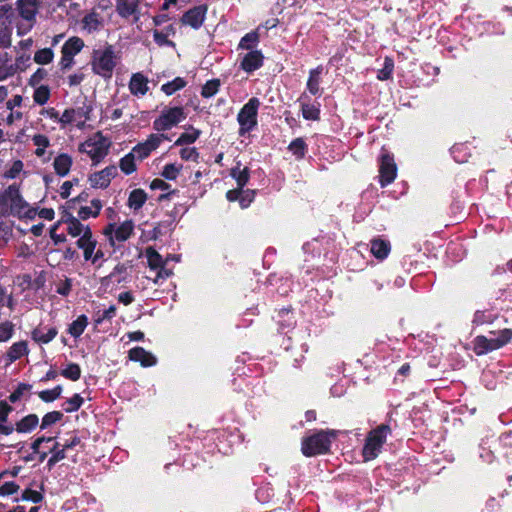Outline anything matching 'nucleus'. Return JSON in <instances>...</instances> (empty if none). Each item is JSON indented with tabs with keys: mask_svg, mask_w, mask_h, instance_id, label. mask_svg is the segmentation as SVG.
<instances>
[{
	"mask_svg": "<svg viewBox=\"0 0 512 512\" xmlns=\"http://www.w3.org/2000/svg\"><path fill=\"white\" fill-rule=\"evenodd\" d=\"M0 206L6 207L19 218L34 219L37 209L31 207L21 195L17 185L12 184L0 193Z\"/></svg>",
	"mask_w": 512,
	"mask_h": 512,
	"instance_id": "obj_1",
	"label": "nucleus"
},
{
	"mask_svg": "<svg viewBox=\"0 0 512 512\" xmlns=\"http://www.w3.org/2000/svg\"><path fill=\"white\" fill-rule=\"evenodd\" d=\"M111 145L110 138L101 131H97L81 142L78 150L80 153L86 154L92 164L97 165L108 155Z\"/></svg>",
	"mask_w": 512,
	"mask_h": 512,
	"instance_id": "obj_2",
	"label": "nucleus"
},
{
	"mask_svg": "<svg viewBox=\"0 0 512 512\" xmlns=\"http://www.w3.org/2000/svg\"><path fill=\"white\" fill-rule=\"evenodd\" d=\"M118 63V56L112 45L95 49L91 56V69L94 74L110 79Z\"/></svg>",
	"mask_w": 512,
	"mask_h": 512,
	"instance_id": "obj_3",
	"label": "nucleus"
},
{
	"mask_svg": "<svg viewBox=\"0 0 512 512\" xmlns=\"http://www.w3.org/2000/svg\"><path fill=\"white\" fill-rule=\"evenodd\" d=\"M391 432V427L388 424H380L367 434L362 449L364 461L374 460L379 455Z\"/></svg>",
	"mask_w": 512,
	"mask_h": 512,
	"instance_id": "obj_4",
	"label": "nucleus"
},
{
	"mask_svg": "<svg viewBox=\"0 0 512 512\" xmlns=\"http://www.w3.org/2000/svg\"><path fill=\"white\" fill-rule=\"evenodd\" d=\"M512 340V329L505 328L498 332L497 337L488 338L484 335H478L473 340V351L477 356L486 355L494 350H498Z\"/></svg>",
	"mask_w": 512,
	"mask_h": 512,
	"instance_id": "obj_5",
	"label": "nucleus"
},
{
	"mask_svg": "<svg viewBox=\"0 0 512 512\" xmlns=\"http://www.w3.org/2000/svg\"><path fill=\"white\" fill-rule=\"evenodd\" d=\"M144 257L147 260L150 274L147 276L155 284H159L162 280L172 275V271L167 268L170 257L163 259L162 256L152 247H148L144 251Z\"/></svg>",
	"mask_w": 512,
	"mask_h": 512,
	"instance_id": "obj_6",
	"label": "nucleus"
},
{
	"mask_svg": "<svg viewBox=\"0 0 512 512\" xmlns=\"http://www.w3.org/2000/svg\"><path fill=\"white\" fill-rule=\"evenodd\" d=\"M17 11L21 21L16 24L17 34L19 36L30 32L36 22V15L39 9L38 0H17Z\"/></svg>",
	"mask_w": 512,
	"mask_h": 512,
	"instance_id": "obj_7",
	"label": "nucleus"
},
{
	"mask_svg": "<svg viewBox=\"0 0 512 512\" xmlns=\"http://www.w3.org/2000/svg\"><path fill=\"white\" fill-rule=\"evenodd\" d=\"M186 119V113L182 107H166L160 115L154 120L153 128L157 132H163L172 129L180 122Z\"/></svg>",
	"mask_w": 512,
	"mask_h": 512,
	"instance_id": "obj_8",
	"label": "nucleus"
},
{
	"mask_svg": "<svg viewBox=\"0 0 512 512\" xmlns=\"http://www.w3.org/2000/svg\"><path fill=\"white\" fill-rule=\"evenodd\" d=\"M259 106V99L253 97L239 111L237 121L240 126L239 132L241 135L250 132L257 125Z\"/></svg>",
	"mask_w": 512,
	"mask_h": 512,
	"instance_id": "obj_9",
	"label": "nucleus"
},
{
	"mask_svg": "<svg viewBox=\"0 0 512 512\" xmlns=\"http://www.w3.org/2000/svg\"><path fill=\"white\" fill-rule=\"evenodd\" d=\"M93 105L90 102H84L81 106L71 107L64 110V122L66 127L74 125L76 128L83 130L86 124L91 120Z\"/></svg>",
	"mask_w": 512,
	"mask_h": 512,
	"instance_id": "obj_10",
	"label": "nucleus"
},
{
	"mask_svg": "<svg viewBox=\"0 0 512 512\" xmlns=\"http://www.w3.org/2000/svg\"><path fill=\"white\" fill-rule=\"evenodd\" d=\"M378 162L379 184L384 188L395 180L397 176V165L394 160V155L385 148H382Z\"/></svg>",
	"mask_w": 512,
	"mask_h": 512,
	"instance_id": "obj_11",
	"label": "nucleus"
},
{
	"mask_svg": "<svg viewBox=\"0 0 512 512\" xmlns=\"http://www.w3.org/2000/svg\"><path fill=\"white\" fill-rule=\"evenodd\" d=\"M17 19L14 9L11 5L0 6V48H6L11 45V35L13 24Z\"/></svg>",
	"mask_w": 512,
	"mask_h": 512,
	"instance_id": "obj_12",
	"label": "nucleus"
},
{
	"mask_svg": "<svg viewBox=\"0 0 512 512\" xmlns=\"http://www.w3.org/2000/svg\"><path fill=\"white\" fill-rule=\"evenodd\" d=\"M58 443L54 441L52 437L49 438H37L32 444V450L34 453L41 455L42 458L47 456L48 451L53 452L49 463H56L65 458V449H58Z\"/></svg>",
	"mask_w": 512,
	"mask_h": 512,
	"instance_id": "obj_13",
	"label": "nucleus"
},
{
	"mask_svg": "<svg viewBox=\"0 0 512 512\" xmlns=\"http://www.w3.org/2000/svg\"><path fill=\"white\" fill-rule=\"evenodd\" d=\"M84 41L77 36L70 37L62 46L59 65L62 70H68L74 65V57L84 48Z\"/></svg>",
	"mask_w": 512,
	"mask_h": 512,
	"instance_id": "obj_14",
	"label": "nucleus"
},
{
	"mask_svg": "<svg viewBox=\"0 0 512 512\" xmlns=\"http://www.w3.org/2000/svg\"><path fill=\"white\" fill-rule=\"evenodd\" d=\"M134 231V223L132 220H126L120 224H108L103 234L108 238L111 245L116 242H124L130 238Z\"/></svg>",
	"mask_w": 512,
	"mask_h": 512,
	"instance_id": "obj_15",
	"label": "nucleus"
},
{
	"mask_svg": "<svg viewBox=\"0 0 512 512\" xmlns=\"http://www.w3.org/2000/svg\"><path fill=\"white\" fill-rule=\"evenodd\" d=\"M97 240L93 237L92 231L79 238L76 245L83 251V257L86 261H90L93 264L98 263L104 256L101 249L97 248Z\"/></svg>",
	"mask_w": 512,
	"mask_h": 512,
	"instance_id": "obj_16",
	"label": "nucleus"
},
{
	"mask_svg": "<svg viewBox=\"0 0 512 512\" xmlns=\"http://www.w3.org/2000/svg\"><path fill=\"white\" fill-rule=\"evenodd\" d=\"M167 139L168 137L162 133L150 134L145 141L138 143L132 151L137 155V159L143 160Z\"/></svg>",
	"mask_w": 512,
	"mask_h": 512,
	"instance_id": "obj_17",
	"label": "nucleus"
},
{
	"mask_svg": "<svg viewBox=\"0 0 512 512\" xmlns=\"http://www.w3.org/2000/svg\"><path fill=\"white\" fill-rule=\"evenodd\" d=\"M117 175V168L115 166H107L104 169L92 173L88 181L92 188L105 189L109 186L111 180Z\"/></svg>",
	"mask_w": 512,
	"mask_h": 512,
	"instance_id": "obj_18",
	"label": "nucleus"
},
{
	"mask_svg": "<svg viewBox=\"0 0 512 512\" xmlns=\"http://www.w3.org/2000/svg\"><path fill=\"white\" fill-rule=\"evenodd\" d=\"M207 10L206 5L195 6L183 14L181 23L193 29H199L205 21Z\"/></svg>",
	"mask_w": 512,
	"mask_h": 512,
	"instance_id": "obj_19",
	"label": "nucleus"
},
{
	"mask_svg": "<svg viewBox=\"0 0 512 512\" xmlns=\"http://www.w3.org/2000/svg\"><path fill=\"white\" fill-rule=\"evenodd\" d=\"M103 24V17L95 11H91L85 14L81 20V28L88 34L100 31L103 27Z\"/></svg>",
	"mask_w": 512,
	"mask_h": 512,
	"instance_id": "obj_20",
	"label": "nucleus"
},
{
	"mask_svg": "<svg viewBox=\"0 0 512 512\" xmlns=\"http://www.w3.org/2000/svg\"><path fill=\"white\" fill-rule=\"evenodd\" d=\"M148 83V78L144 74L134 73L129 81V90L134 96H144L149 89Z\"/></svg>",
	"mask_w": 512,
	"mask_h": 512,
	"instance_id": "obj_21",
	"label": "nucleus"
},
{
	"mask_svg": "<svg viewBox=\"0 0 512 512\" xmlns=\"http://www.w3.org/2000/svg\"><path fill=\"white\" fill-rule=\"evenodd\" d=\"M129 359L139 362L143 367H151L157 363L156 357L142 347H135L129 351Z\"/></svg>",
	"mask_w": 512,
	"mask_h": 512,
	"instance_id": "obj_22",
	"label": "nucleus"
},
{
	"mask_svg": "<svg viewBox=\"0 0 512 512\" xmlns=\"http://www.w3.org/2000/svg\"><path fill=\"white\" fill-rule=\"evenodd\" d=\"M63 223L66 224L67 233L73 238H82L84 235H87V233L91 231L88 225L82 224L74 216H69L68 218L63 220Z\"/></svg>",
	"mask_w": 512,
	"mask_h": 512,
	"instance_id": "obj_23",
	"label": "nucleus"
},
{
	"mask_svg": "<svg viewBox=\"0 0 512 512\" xmlns=\"http://www.w3.org/2000/svg\"><path fill=\"white\" fill-rule=\"evenodd\" d=\"M391 251V244L388 240L380 237L373 238L370 241V252L378 260H384Z\"/></svg>",
	"mask_w": 512,
	"mask_h": 512,
	"instance_id": "obj_24",
	"label": "nucleus"
},
{
	"mask_svg": "<svg viewBox=\"0 0 512 512\" xmlns=\"http://www.w3.org/2000/svg\"><path fill=\"white\" fill-rule=\"evenodd\" d=\"M72 164L73 158L68 153H59L53 160L54 171L60 177L69 174Z\"/></svg>",
	"mask_w": 512,
	"mask_h": 512,
	"instance_id": "obj_25",
	"label": "nucleus"
},
{
	"mask_svg": "<svg viewBox=\"0 0 512 512\" xmlns=\"http://www.w3.org/2000/svg\"><path fill=\"white\" fill-rule=\"evenodd\" d=\"M263 55L259 50H251L243 57L241 67L246 72H252L262 66Z\"/></svg>",
	"mask_w": 512,
	"mask_h": 512,
	"instance_id": "obj_26",
	"label": "nucleus"
},
{
	"mask_svg": "<svg viewBox=\"0 0 512 512\" xmlns=\"http://www.w3.org/2000/svg\"><path fill=\"white\" fill-rule=\"evenodd\" d=\"M138 0H117L116 11L123 18L134 16L135 20H138Z\"/></svg>",
	"mask_w": 512,
	"mask_h": 512,
	"instance_id": "obj_27",
	"label": "nucleus"
},
{
	"mask_svg": "<svg viewBox=\"0 0 512 512\" xmlns=\"http://www.w3.org/2000/svg\"><path fill=\"white\" fill-rule=\"evenodd\" d=\"M58 331L54 327H37L32 333V339L40 344H47L51 342L57 335Z\"/></svg>",
	"mask_w": 512,
	"mask_h": 512,
	"instance_id": "obj_28",
	"label": "nucleus"
},
{
	"mask_svg": "<svg viewBox=\"0 0 512 512\" xmlns=\"http://www.w3.org/2000/svg\"><path fill=\"white\" fill-rule=\"evenodd\" d=\"M28 343L24 340L13 343L6 351L5 357L12 363L23 356L28 355Z\"/></svg>",
	"mask_w": 512,
	"mask_h": 512,
	"instance_id": "obj_29",
	"label": "nucleus"
},
{
	"mask_svg": "<svg viewBox=\"0 0 512 512\" xmlns=\"http://www.w3.org/2000/svg\"><path fill=\"white\" fill-rule=\"evenodd\" d=\"M302 452L305 456H314L320 452V436L314 434L303 440Z\"/></svg>",
	"mask_w": 512,
	"mask_h": 512,
	"instance_id": "obj_30",
	"label": "nucleus"
},
{
	"mask_svg": "<svg viewBox=\"0 0 512 512\" xmlns=\"http://www.w3.org/2000/svg\"><path fill=\"white\" fill-rule=\"evenodd\" d=\"M102 208V203L98 199H93L90 202V205L83 206L78 211V217L80 219L86 220L89 218H95L99 215L100 210Z\"/></svg>",
	"mask_w": 512,
	"mask_h": 512,
	"instance_id": "obj_31",
	"label": "nucleus"
},
{
	"mask_svg": "<svg viewBox=\"0 0 512 512\" xmlns=\"http://www.w3.org/2000/svg\"><path fill=\"white\" fill-rule=\"evenodd\" d=\"M38 423V416L29 414L16 423L15 430L19 433H29L37 427Z\"/></svg>",
	"mask_w": 512,
	"mask_h": 512,
	"instance_id": "obj_32",
	"label": "nucleus"
},
{
	"mask_svg": "<svg viewBox=\"0 0 512 512\" xmlns=\"http://www.w3.org/2000/svg\"><path fill=\"white\" fill-rule=\"evenodd\" d=\"M128 278V268L124 264L117 265L113 271L102 279L103 283L108 284L109 282H126Z\"/></svg>",
	"mask_w": 512,
	"mask_h": 512,
	"instance_id": "obj_33",
	"label": "nucleus"
},
{
	"mask_svg": "<svg viewBox=\"0 0 512 512\" xmlns=\"http://www.w3.org/2000/svg\"><path fill=\"white\" fill-rule=\"evenodd\" d=\"M201 135V131L189 126L175 141V146L189 145L194 143Z\"/></svg>",
	"mask_w": 512,
	"mask_h": 512,
	"instance_id": "obj_34",
	"label": "nucleus"
},
{
	"mask_svg": "<svg viewBox=\"0 0 512 512\" xmlns=\"http://www.w3.org/2000/svg\"><path fill=\"white\" fill-rule=\"evenodd\" d=\"M147 194L142 189H134L130 192L128 197V206L131 209L139 210L146 202Z\"/></svg>",
	"mask_w": 512,
	"mask_h": 512,
	"instance_id": "obj_35",
	"label": "nucleus"
},
{
	"mask_svg": "<svg viewBox=\"0 0 512 512\" xmlns=\"http://www.w3.org/2000/svg\"><path fill=\"white\" fill-rule=\"evenodd\" d=\"M339 433V430H322V455L331 453L332 443L336 441Z\"/></svg>",
	"mask_w": 512,
	"mask_h": 512,
	"instance_id": "obj_36",
	"label": "nucleus"
},
{
	"mask_svg": "<svg viewBox=\"0 0 512 512\" xmlns=\"http://www.w3.org/2000/svg\"><path fill=\"white\" fill-rule=\"evenodd\" d=\"M302 115L307 120H317L319 115L318 107L309 103L308 95L304 94L301 98Z\"/></svg>",
	"mask_w": 512,
	"mask_h": 512,
	"instance_id": "obj_37",
	"label": "nucleus"
},
{
	"mask_svg": "<svg viewBox=\"0 0 512 512\" xmlns=\"http://www.w3.org/2000/svg\"><path fill=\"white\" fill-rule=\"evenodd\" d=\"M33 145L36 147L35 155L42 158L46 154V149L50 146L49 138L44 134H35L32 137Z\"/></svg>",
	"mask_w": 512,
	"mask_h": 512,
	"instance_id": "obj_38",
	"label": "nucleus"
},
{
	"mask_svg": "<svg viewBox=\"0 0 512 512\" xmlns=\"http://www.w3.org/2000/svg\"><path fill=\"white\" fill-rule=\"evenodd\" d=\"M88 325V318L86 315H80L76 320H74L68 327V333L74 337L78 338L82 335L84 330Z\"/></svg>",
	"mask_w": 512,
	"mask_h": 512,
	"instance_id": "obj_39",
	"label": "nucleus"
},
{
	"mask_svg": "<svg viewBox=\"0 0 512 512\" xmlns=\"http://www.w3.org/2000/svg\"><path fill=\"white\" fill-rule=\"evenodd\" d=\"M40 115L49 118L53 122L57 123L61 129H66V122H64V111L60 114L54 107L43 108L40 111Z\"/></svg>",
	"mask_w": 512,
	"mask_h": 512,
	"instance_id": "obj_40",
	"label": "nucleus"
},
{
	"mask_svg": "<svg viewBox=\"0 0 512 512\" xmlns=\"http://www.w3.org/2000/svg\"><path fill=\"white\" fill-rule=\"evenodd\" d=\"M137 158V155L131 151L130 153L126 154L124 157L120 159V169L125 174H131L134 171H136V163L135 159Z\"/></svg>",
	"mask_w": 512,
	"mask_h": 512,
	"instance_id": "obj_41",
	"label": "nucleus"
},
{
	"mask_svg": "<svg viewBox=\"0 0 512 512\" xmlns=\"http://www.w3.org/2000/svg\"><path fill=\"white\" fill-rule=\"evenodd\" d=\"M182 170L183 165L181 163H169L163 167L161 176L167 180L172 181L179 176Z\"/></svg>",
	"mask_w": 512,
	"mask_h": 512,
	"instance_id": "obj_42",
	"label": "nucleus"
},
{
	"mask_svg": "<svg viewBox=\"0 0 512 512\" xmlns=\"http://www.w3.org/2000/svg\"><path fill=\"white\" fill-rule=\"evenodd\" d=\"M53 59L54 52L51 48L40 49L34 54V61L40 65L49 64L53 61Z\"/></svg>",
	"mask_w": 512,
	"mask_h": 512,
	"instance_id": "obj_43",
	"label": "nucleus"
},
{
	"mask_svg": "<svg viewBox=\"0 0 512 512\" xmlns=\"http://www.w3.org/2000/svg\"><path fill=\"white\" fill-rule=\"evenodd\" d=\"M61 375L71 381H77L81 377V368L76 363H69L62 371Z\"/></svg>",
	"mask_w": 512,
	"mask_h": 512,
	"instance_id": "obj_44",
	"label": "nucleus"
},
{
	"mask_svg": "<svg viewBox=\"0 0 512 512\" xmlns=\"http://www.w3.org/2000/svg\"><path fill=\"white\" fill-rule=\"evenodd\" d=\"M231 176L236 180L240 189H242L249 180V172L247 168L241 169L240 167H235L231 170Z\"/></svg>",
	"mask_w": 512,
	"mask_h": 512,
	"instance_id": "obj_45",
	"label": "nucleus"
},
{
	"mask_svg": "<svg viewBox=\"0 0 512 512\" xmlns=\"http://www.w3.org/2000/svg\"><path fill=\"white\" fill-rule=\"evenodd\" d=\"M50 98V89L46 85H41L35 89L33 94V100L39 105H44Z\"/></svg>",
	"mask_w": 512,
	"mask_h": 512,
	"instance_id": "obj_46",
	"label": "nucleus"
},
{
	"mask_svg": "<svg viewBox=\"0 0 512 512\" xmlns=\"http://www.w3.org/2000/svg\"><path fill=\"white\" fill-rule=\"evenodd\" d=\"M185 85H186V82L182 78L177 77L174 80H172V81H170L168 83L163 84L162 87H161V90L166 95H172L176 91H178V90L182 89L183 87H185Z\"/></svg>",
	"mask_w": 512,
	"mask_h": 512,
	"instance_id": "obj_47",
	"label": "nucleus"
},
{
	"mask_svg": "<svg viewBox=\"0 0 512 512\" xmlns=\"http://www.w3.org/2000/svg\"><path fill=\"white\" fill-rule=\"evenodd\" d=\"M394 70V62L391 58L386 57L383 68L378 71L377 78L381 81L389 80Z\"/></svg>",
	"mask_w": 512,
	"mask_h": 512,
	"instance_id": "obj_48",
	"label": "nucleus"
},
{
	"mask_svg": "<svg viewBox=\"0 0 512 512\" xmlns=\"http://www.w3.org/2000/svg\"><path fill=\"white\" fill-rule=\"evenodd\" d=\"M219 87H220V81L218 79L209 80L203 86L201 95L204 98H210L218 92Z\"/></svg>",
	"mask_w": 512,
	"mask_h": 512,
	"instance_id": "obj_49",
	"label": "nucleus"
},
{
	"mask_svg": "<svg viewBox=\"0 0 512 512\" xmlns=\"http://www.w3.org/2000/svg\"><path fill=\"white\" fill-rule=\"evenodd\" d=\"M259 41V36L257 32L247 33L242 37L239 43V48L241 49H252L254 48Z\"/></svg>",
	"mask_w": 512,
	"mask_h": 512,
	"instance_id": "obj_50",
	"label": "nucleus"
},
{
	"mask_svg": "<svg viewBox=\"0 0 512 512\" xmlns=\"http://www.w3.org/2000/svg\"><path fill=\"white\" fill-rule=\"evenodd\" d=\"M62 393V387L56 386L53 389L43 390L38 393L39 398L44 402H52L60 397Z\"/></svg>",
	"mask_w": 512,
	"mask_h": 512,
	"instance_id": "obj_51",
	"label": "nucleus"
},
{
	"mask_svg": "<svg viewBox=\"0 0 512 512\" xmlns=\"http://www.w3.org/2000/svg\"><path fill=\"white\" fill-rule=\"evenodd\" d=\"M14 334V324L10 321L0 323V342L9 341Z\"/></svg>",
	"mask_w": 512,
	"mask_h": 512,
	"instance_id": "obj_52",
	"label": "nucleus"
},
{
	"mask_svg": "<svg viewBox=\"0 0 512 512\" xmlns=\"http://www.w3.org/2000/svg\"><path fill=\"white\" fill-rule=\"evenodd\" d=\"M84 400L79 394H74L64 404V410L67 413L77 411L83 404Z\"/></svg>",
	"mask_w": 512,
	"mask_h": 512,
	"instance_id": "obj_53",
	"label": "nucleus"
},
{
	"mask_svg": "<svg viewBox=\"0 0 512 512\" xmlns=\"http://www.w3.org/2000/svg\"><path fill=\"white\" fill-rule=\"evenodd\" d=\"M24 164L21 160H15L11 166L4 172L7 179H15L23 171Z\"/></svg>",
	"mask_w": 512,
	"mask_h": 512,
	"instance_id": "obj_54",
	"label": "nucleus"
},
{
	"mask_svg": "<svg viewBox=\"0 0 512 512\" xmlns=\"http://www.w3.org/2000/svg\"><path fill=\"white\" fill-rule=\"evenodd\" d=\"M19 500L22 501H31L33 503H38L42 500V495L40 492L32 490V489H26L22 492V495L20 498H16L14 501L18 502Z\"/></svg>",
	"mask_w": 512,
	"mask_h": 512,
	"instance_id": "obj_55",
	"label": "nucleus"
},
{
	"mask_svg": "<svg viewBox=\"0 0 512 512\" xmlns=\"http://www.w3.org/2000/svg\"><path fill=\"white\" fill-rule=\"evenodd\" d=\"M20 486L13 481L5 482L0 486V497H7L18 493Z\"/></svg>",
	"mask_w": 512,
	"mask_h": 512,
	"instance_id": "obj_56",
	"label": "nucleus"
},
{
	"mask_svg": "<svg viewBox=\"0 0 512 512\" xmlns=\"http://www.w3.org/2000/svg\"><path fill=\"white\" fill-rule=\"evenodd\" d=\"M288 149L297 157L302 158L305 154V143L302 139L297 138L292 141Z\"/></svg>",
	"mask_w": 512,
	"mask_h": 512,
	"instance_id": "obj_57",
	"label": "nucleus"
},
{
	"mask_svg": "<svg viewBox=\"0 0 512 512\" xmlns=\"http://www.w3.org/2000/svg\"><path fill=\"white\" fill-rule=\"evenodd\" d=\"M62 413L59 411L49 412L42 418L41 428H46L58 422L62 418Z\"/></svg>",
	"mask_w": 512,
	"mask_h": 512,
	"instance_id": "obj_58",
	"label": "nucleus"
},
{
	"mask_svg": "<svg viewBox=\"0 0 512 512\" xmlns=\"http://www.w3.org/2000/svg\"><path fill=\"white\" fill-rule=\"evenodd\" d=\"M78 184H79V180L77 178H74L69 181H65L61 185L60 190H59V194H60L61 198L67 199L71 195L72 188Z\"/></svg>",
	"mask_w": 512,
	"mask_h": 512,
	"instance_id": "obj_59",
	"label": "nucleus"
},
{
	"mask_svg": "<svg viewBox=\"0 0 512 512\" xmlns=\"http://www.w3.org/2000/svg\"><path fill=\"white\" fill-rule=\"evenodd\" d=\"M180 156L183 160H186V161H197L198 157H199V153L197 152L196 148L188 147V148H182L180 150Z\"/></svg>",
	"mask_w": 512,
	"mask_h": 512,
	"instance_id": "obj_60",
	"label": "nucleus"
},
{
	"mask_svg": "<svg viewBox=\"0 0 512 512\" xmlns=\"http://www.w3.org/2000/svg\"><path fill=\"white\" fill-rule=\"evenodd\" d=\"M116 315V307L111 305L108 309L104 310L101 314L97 315L95 324H101L105 320H110Z\"/></svg>",
	"mask_w": 512,
	"mask_h": 512,
	"instance_id": "obj_61",
	"label": "nucleus"
},
{
	"mask_svg": "<svg viewBox=\"0 0 512 512\" xmlns=\"http://www.w3.org/2000/svg\"><path fill=\"white\" fill-rule=\"evenodd\" d=\"M307 86L309 92L313 95L319 91V74L317 71L311 73Z\"/></svg>",
	"mask_w": 512,
	"mask_h": 512,
	"instance_id": "obj_62",
	"label": "nucleus"
},
{
	"mask_svg": "<svg viewBox=\"0 0 512 512\" xmlns=\"http://www.w3.org/2000/svg\"><path fill=\"white\" fill-rule=\"evenodd\" d=\"M255 192L252 190H241L239 202L242 208L248 207L254 199Z\"/></svg>",
	"mask_w": 512,
	"mask_h": 512,
	"instance_id": "obj_63",
	"label": "nucleus"
},
{
	"mask_svg": "<svg viewBox=\"0 0 512 512\" xmlns=\"http://www.w3.org/2000/svg\"><path fill=\"white\" fill-rule=\"evenodd\" d=\"M12 410L13 408L6 401H0V421L7 422Z\"/></svg>",
	"mask_w": 512,
	"mask_h": 512,
	"instance_id": "obj_64",
	"label": "nucleus"
}]
</instances>
